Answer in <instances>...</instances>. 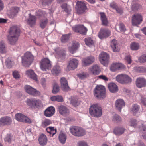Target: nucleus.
<instances>
[{"label": "nucleus", "mask_w": 146, "mask_h": 146, "mask_svg": "<svg viewBox=\"0 0 146 146\" xmlns=\"http://www.w3.org/2000/svg\"><path fill=\"white\" fill-rule=\"evenodd\" d=\"M90 115L94 117H99L102 115V110L98 104L94 103L91 105L89 109Z\"/></svg>", "instance_id": "2"}, {"label": "nucleus", "mask_w": 146, "mask_h": 146, "mask_svg": "<svg viewBox=\"0 0 146 146\" xmlns=\"http://www.w3.org/2000/svg\"><path fill=\"white\" fill-rule=\"evenodd\" d=\"M125 103L121 99H118L115 102V106L116 109L121 111L122 108L125 106Z\"/></svg>", "instance_id": "23"}, {"label": "nucleus", "mask_w": 146, "mask_h": 146, "mask_svg": "<svg viewBox=\"0 0 146 146\" xmlns=\"http://www.w3.org/2000/svg\"><path fill=\"white\" fill-rule=\"evenodd\" d=\"M109 56L106 53L102 52L99 56V60L101 63L104 66H106L108 62Z\"/></svg>", "instance_id": "11"}, {"label": "nucleus", "mask_w": 146, "mask_h": 146, "mask_svg": "<svg viewBox=\"0 0 146 146\" xmlns=\"http://www.w3.org/2000/svg\"><path fill=\"white\" fill-rule=\"evenodd\" d=\"M76 5L81 13L84 12L86 9V4L83 2L78 1L76 3Z\"/></svg>", "instance_id": "30"}, {"label": "nucleus", "mask_w": 146, "mask_h": 146, "mask_svg": "<svg viewBox=\"0 0 146 146\" xmlns=\"http://www.w3.org/2000/svg\"><path fill=\"white\" fill-rule=\"evenodd\" d=\"M74 31L82 34L85 35L87 29L82 25H78L72 27Z\"/></svg>", "instance_id": "13"}, {"label": "nucleus", "mask_w": 146, "mask_h": 146, "mask_svg": "<svg viewBox=\"0 0 146 146\" xmlns=\"http://www.w3.org/2000/svg\"><path fill=\"white\" fill-rule=\"evenodd\" d=\"M36 15L39 17H46L47 16L46 13L41 10H39L36 12Z\"/></svg>", "instance_id": "41"}, {"label": "nucleus", "mask_w": 146, "mask_h": 146, "mask_svg": "<svg viewBox=\"0 0 146 146\" xmlns=\"http://www.w3.org/2000/svg\"><path fill=\"white\" fill-rule=\"evenodd\" d=\"M34 57L29 52H27L22 57V63L23 65L25 66L31 64L33 60Z\"/></svg>", "instance_id": "6"}, {"label": "nucleus", "mask_w": 146, "mask_h": 146, "mask_svg": "<svg viewBox=\"0 0 146 146\" xmlns=\"http://www.w3.org/2000/svg\"><path fill=\"white\" fill-rule=\"evenodd\" d=\"M70 131L73 135L76 136H83L85 134V131L84 129L77 126L70 127Z\"/></svg>", "instance_id": "5"}, {"label": "nucleus", "mask_w": 146, "mask_h": 146, "mask_svg": "<svg viewBox=\"0 0 146 146\" xmlns=\"http://www.w3.org/2000/svg\"><path fill=\"white\" fill-rule=\"evenodd\" d=\"M94 96L97 98H104L105 97L106 89L103 86H97L94 88Z\"/></svg>", "instance_id": "4"}, {"label": "nucleus", "mask_w": 146, "mask_h": 146, "mask_svg": "<svg viewBox=\"0 0 146 146\" xmlns=\"http://www.w3.org/2000/svg\"><path fill=\"white\" fill-rule=\"evenodd\" d=\"M27 105L32 108H38L42 106L41 101L35 98L27 99L26 101Z\"/></svg>", "instance_id": "3"}, {"label": "nucleus", "mask_w": 146, "mask_h": 146, "mask_svg": "<svg viewBox=\"0 0 146 146\" xmlns=\"http://www.w3.org/2000/svg\"><path fill=\"white\" fill-rule=\"evenodd\" d=\"M54 55L56 58L59 60H63L65 56V51L59 48H57L54 49Z\"/></svg>", "instance_id": "9"}, {"label": "nucleus", "mask_w": 146, "mask_h": 146, "mask_svg": "<svg viewBox=\"0 0 146 146\" xmlns=\"http://www.w3.org/2000/svg\"><path fill=\"white\" fill-rule=\"evenodd\" d=\"M139 106L137 104H134L132 107V111L134 115L137 113L139 110Z\"/></svg>", "instance_id": "45"}, {"label": "nucleus", "mask_w": 146, "mask_h": 146, "mask_svg": "<svg viewBox=\"0 0 146 146\" xmlns=\"http://www.w3.org/2000/svg\"><path fill=\"white\" fill-rule=\"evenodd\" d=\"M58 109L60 114L63 115H64L69 112V110L67 108L63 105L59 106Z\"/></svg>", "instance_id": "32"}, {"label": "nucleus", "mask_w": 146, "mask_h": 146, "mask_svg": "<svg viewBox=\"0 0 146 146\" xmlns=\"http://www.w3.org/2000/svg\"><path fill=\"white\" fill-rule=\"evenodd\" d=\"M119 28L121 31L124 32L126 30L125 28L124 25L122 23H120L119 25Z\"/></svg>", "instance_id": "56"}, {"label": "nucleus", "mask_w": 146, "mask_h": 146, "mask_svg": "<svg viewBox=\"0 0 146 146\" xmlns=\"http://www.w3.org/2000/svg\"><path fill=\"white\" fill-rule=\"evenodd\" d=\"M88 71L90 73L96 75L98 74L100 70L99 66L97 64H94L90 67Z\"/></svg>", "instance_id": "20"}, {"label": "nucleus", "mask_w": 146, "mask_h": 146, "mask_svg": "<svg viewBox=\"0 0 146 146\" xmlns=\"http://www.w3.org/2000/svg\"><path fill=\"white\" fill-rule=\"evenodd\" d=\"M55 109L53 106H50L47 108L45 111L44 114L45 116L50 117L52 116L54 113Z\"/></svg>", "instance_id": "22"}, {"label": "nucleus", "mask_w": 146, "mask_h": 146, "mask_svg": "<svg viewBox=\"0 0 146 146\" xmlns=\"http://www.w3.org/2000/svg\"><path fill=\"white\" fill-rule=\"evenodd\" d=\"M141 101L142 103L145 106H146V98L143 97H141Z\"/></svg>", "instance_id": "64"}, {"label": "nucleus", "mask_w": 146, "mask_h": 146, "mask_svg": "<svg viewBox=\"0 0 146 146\" xmlns=\"http://www.w3.org/2000/svg\"><path fill=\"white\" fill-rule=\"evenodd\" d=\"M112 121L114 122L118 123L121 122L122 119L121 117L119 115L115 114L113 116Z\"/></svg>", "instance_id": "44"}, {"label": "nucleus", "mask_w": 146, "mask_h": 146, "mask_svg": "<svg viewBox=\"0 0 146 146\" xmlns=\"http://www.w3.org/2000/svg\"><path fill=\"white\" fill-rule=\"evenodd\" d=\"M25 89L26 91L29 94L33 95H39L40 92L37 91L36 89L34 88L29 85H25Z\"/></svg>", "instance_id": "15"}, {"label": "nucleus", "mask_w": 146, "mask_h": 146, "mask_svg": "<svg viewBox=\"0 0 146 146\" xmlns=\"http://www.w3.org/2000/svg\"><path fill=\"white\" fill-rule=\"evenodd\" d=\"M98 77L99 78L102 79L105 81H108V78L105 75H101L99 76Z\"/></svg>", "instance_id": "61"}, {"label": "nucleus", "mask_w": 146, "mask_h": 146, "mask_svg": "<svg viewBox=\"0 0 146 146\" xmlns=\"http://www.w3.org/2000/svg\"><path fill=\"white\" fill-rule=\"evenodd\" d=\"M131 8L133 11H136L138 9V5L136 4L133 5L131 7Z\"/></svg>", "instance_id": "60"}, {"label": "nucleus", "mask_w": 146, "mask_h": 146, "mask_svg": "<svg viewBox=\"0 0 146 146\" xmlns=\"http://www.w3.org/2000/svg\"><path fill=\"white\" fill-rule=\"evenodd\" d=\"M15 118L18 121L30 124L32 121L29 118L21 113H17L15 115Z\"/></svg>", "instance_id": "10"}, {"label": "nucleus", "mask_w": 146, "mask_h": 146, "mask_svg": "<svg viewBox=\"0 0 146 146\" xmlns=\"http://www.w3.org/2000/svg\"><path fill=\"white\" fill-rule=\"evenodd\" d=\"M142 21V17L140 15L136 14L132 17V21L133 25L136 26L139 24Z\"/></svg>", "instance_id": "16"}, {"label": "nucleus", "mask_w": 146, "mask_h": 146, "mask_svg": "<svg viewBox=\"0 0 146 146\" xmlns=\"http://www.w3.org/2000/svg\"><path fill=\"white\" fill-rule=\"evenodd\" d=\"M6 46L4 42L3 41H0V52L4 53L6 52Z\"/></svg>", "instance_id": "40"}, {"label": "nucleus", "mask_w": 146, "mask_h": 146, "mask_svg": "<svg viewBox=\"0 0 146 146\" xmlns=\"http://www.w3.org/2000/svg\"><path fill=\"white\" fill-rule=\"evenodd\" d=\"M110 31L107 29L102 28L98 33L99 38L100 39H103L110 36Z\"/></svg>", "instance_id": "12"}, {"label": "nucleus", "mask_w": 146, "mask_h": 146, "mask_svg": "<svg viewBox=\"0 0 146 146\" xmlns=\"http://www.w3.org/2000/svg\"><path fill=\"white\" fill-rule=\"evenodd\" d=\"M47 140L46 136L43 134H41L38 139L40 144L42 146L45 145L46 143Z\"/></svg>", "instance_id": "33"}, {"label": "nucleus", "mask_w": 146, "mask_h": 146, "mask_svg": "<svg viewBox=\"0 0 146 146\" xmlns=\"http://www.w3.org/2000/svg\"><path fill=\"white\" fill-rule=\"evenodd\" d=\"M79 44L78 42L74 41L70 46L68 47L69 51L72 53H74L76 52L79 48Z\"/></svg>", "instance_id": "24"}, {"label": "nucleus", "mask_w": 146, "mask_h": 146, "mask_svg": "<svg viewBox=\"0 0 146 146\" xmlns=\"http://www.w3.org/2000/svg\"><path fill=\"white\" fill-rule=\"evenodd\" d=\"M9 34L8 39L11 44H14L18 40L19 34V30L16 26H13L10 28Z\"/></svg>", "instance_id": "1"}, {"label": "nucleus", "mask_w": 146, "mask_h": 146, "mask_svg": "<svg viewBox=\"0 0 146 146\" xmlns=\"http://www.w3.org/2000/svg\"><path fill=\"white\" fill-rule=\"evenodd\" d=\"M134 70L137 72H141L145 70V68L143 67L135 66L134 68Z\"/></svg>", "instance_id": "48"}, {"label": "nucleus", "mask_w": 146, "mask_h": 146, "mask_svg": "<svg viewBox=\"0 0 146 146\" xmlns=\"http://www.w3.org/2000/svg\"><path fill=\"white\" fill-rule=\"evenodd\" d=\"M131 126L135 127L136 125V121L135 119H132L131 120Z\"/></svg>", "instance_id": "59"}, {"label": "nucleus", "mask_w": 146, "mask_h": 146, "mask_svg": "<svg viewBox=\"0 0 146 146\" xmlns=\"http://www.w3.org/2000/svg\"><path fill=\"white\" fill-rule=\"evenodd\" d=\"M139 59L141 62H146V54L142 55Z\"/></svg>", "instance_id": "54"}, {"label": "nucleus", "mask_w": 146, "mask_h": 146, "mask_svg": "<svg viewBox=\"0 0 146 146\" xmlns=\"http://www.w3.org/2000/svg\"><path fill=\"white\" fill-rule=\"evenodd\" d=\"M116 80L118 82L122 84L127 83L131 81V79L126 75L120 74L116 77Z\"/></svg>", "instance_id": "8"}, {"label": "nucleus", "mask_w": 146, "mask_h": 146, "mask_svg": "<svg viewBox=\"0 0 146 146\" xmlns=\"http://www.w3.org/2000/svg\"><path fill=\"white\" fill-rule=\"evenodd\" d=\"M125 68L124 66L121 63H113L110 66V70L112 72H115L118 70Z\"/></svg>", "instance_id": "17"}, {"label": "nucleus", "mask_w": 146, "mask_h": 146, "mask_svg": "<svg viewBox=\"0 0 146 146\" xmlns=\"http://www.w3.org/2000/svg\"><path fill=\"white\" fill-rule=\"evenodd\" d=\"M78 64V61L76 59L74 58H71L69 64L67 66V68L70 70L74 69L76 68Z\"/></svg>", "instance_id": "21"}, {"label": "nucleus", "mask_w": 146, "mask_h": 146, "mask_svg": "<svg viewBox=\"0 0 146 146\" xmlns=\"http://www.w3.org/2000/svg\"><path fill=\"white\" fill-rule=\"evenodd\" d=\"M95 60V58L91 56L87 57L82 60V64L83 66H86L93 63Z\"/></svg>", "instance_id": "14"}, {"label": "nucleus", "mask_w": 146, "mask_h": 146, "mask_svg": "<svg viewBox=\"0 0 146 146\" xmlns=\"http://www.w3.org/2000/svg\"><path fill=\"white\" fill-rule=\"evenodd\" d=\"M12 120L8 116H5L0 119V127L10 125L12 123Z\"/></svg>", "instance_id": "19"}, {"label": "nucleus", "mask_w": 146, "mask_h": 146, "mask_svg": "<svg viewBox=\"0 0 146 146\" xmlns=\"http://www.w3.org/2000/svg\"><path fill=\"white\" fill-rule=\"evenodd\" d=\"M40 67L43 71H46L49 69L51 67V64L48 58H44L40 61Z\"/></svg>", "instance_id": "7"}, {"label": "nucleus", "mask_w": 146, "mask_h": 146, "mask_svg": "<svg viewBox=\"0 0 146 146\" xmlns=\"http://www.w3.org/2000/svg\"><path fill=\"white\" fill-rule=\"evenodd\" d=\"M46 80L45 78H41V84L44 88L46 86Z\"/></svg>", "instance_id": "57"}, {"label": "nucleus", "mask_w": 146, "mask_h": 146, "mask_svg": "<svg viewBox=\"0 0 146 146\" xmlns=\"http://www.w3.org/2000/svg\"><path fill=\"white\" fill-rule=\"evenodd\" d=\"M125 58L128 64H130L131 63V60L129 55L126 56Z\"/></svg>", "instance_id": "62"}, {"label": "nucleus", "mask_w": 146, "mask_h": 146, "mask_svg": "<svg viewBox=\"0 0 146 146\" xmlns=\"http://www.w3.org/2000/svg\"><path fill=\"white\" fill-rule=\"evenodd\" d=\"M48 23V20L46 19L42 20L40 23V25L42 28H44L46 26Z\"/></svg>", "instance_id": "50"}, {"label": "nucleus", "mask_w": 146, "mask_h": 146, "mask_svg": "<svg viewBox=\"0 0 146 146\" xmlns=\"http://www.w3.org/2000/svg\"><path fill=\"white\" fill-rule=\"evenodd\" d=\"M78 145V146H88L87 143L84 141L79 142Z\"/></svg>", "instance_id": "55"}, {"label": "nucleus", "mask_w": 146, "mask_h": 146, "mask_svg": "<svg viewBox=\"0 0 146 146\" xmlns=\"http://www.w3.org/2000/svg\"><path fill=\"white\" fill-rule=\"evenodd\" d=\"M71 103L75 107L77 106L80 104L79 102L76 100H71Z\"/></svg>", "instance_id": "58"}, {"label": "nucleus", "mask_w": 146, "mask_h": 146, "mask_svg": "<svg viewBox=\"0 0 146 146\" xmlns=\"http://www.w3.org/2000/svg\"><path fill=\"white\" fill-rule=\"evenodd\" d=\"M46 130L50 134H52V136L56 134V129L54 127H49L46 128Z\"/></svg>", "instance_id": "43"}, {"label": "nucleus", "mask_w": 146, "mask_h": 146, "mask_svg": "<svg viewBox=\"0 0 146 146\" xmlns=\"http://www.w3.org/2000/svg\"><path fill=\"white\" fill-rule=\"evenodd\" d=\"M11 140V137L9 135H7L5 139V141H7L9 142H10Z\"/></svg>", "instance_id": "63"}, {"label": "nucleus", "mask_w": 146, "mask_h": 146, "mask_svg": "<svg viewBox=\"0 0 146 146\" xmlns=\"http://www.w3.org/2000/svg\"><path fill=\"white\" fill-rule=\"evenodd\" d=\"M101 19L102 21V24L105 26L108 25V22L106 17L105 14L103 13H100Z\"/></svg>", "instance_id": "36"}, {"label": "nucleus", "mask_w": 146, "mask_h": 146, "mask_svg": "<svg viewBox=\"0 0 146 146\" xmlns=\"http://www.w3.org/2000/svg\"><path fill=\"white\" fill-rule=\"evenodd\" d=\"M70 37L69 34H66L63 35L61 38V42L63 43L66 42L68 40Z\"/></svg>", "instance_id": "46"}, {"label": "nucleus", "mask_w": 146, "mask_h": 146, "mask_svg": "<svg viewBox=\"0 0 146 146\" xmlns=\"http://www.w3.org/2000/svg\"><path fill=\"white\" fill-rule=\"evenodd\" d=\"M19 8L17 7H13L11 9V13L12 14L14 15L15 14L18 13L19 11Z\"/></svg>", "instance_id": "52"}, {"label": "nucleus", "mask_w": 146, "mask_h": 146, "mask_svg": "<svg viewBox=\"0 0 146 146\" xmlns=\"http://www.w3.org/2000/svg\"><path fill=\"white\" fill-rule=\"evenodd\" d=\"M36 20V17L34 16L31 15V14H29V18L27 20V22L31 26L35 25Z\"/></svg>", "instance_id": "26"}, {"label": "nucleus", "mask_w": 146, "mask_h": 146, "mask_svg": "<svg viewBox=\"0 0 146 146\" xmlns=\"http://www.w3.org/2000/svg\"><path fill=\"white\" fill-rule=\"evenodd\" d=\"M86 44L90 47L94 48L95 42L90 37H88L84 39Z\"/></svg>", "instance_id": "28"}, {"label": "nucleus", "mask_w": 146, "mask_h": 146, "mask_svg": "<svg viewBox=\"0 0 146 146\" xmlns=\"http://www.w3.org/2000/svg\"><path fill=\"white\" fill-rule=\"evenodd\" d=\"M66 135L62 133H60L59 135V139L61 143L64 144L65 143L66 139Z\"/></svg>", "instance_id": "39"}, {"label": "nucleus", "mask_w": 146, "mask_h": 146, "mask_svg": "<svg viewBox=\"0 0 146 146\" xmlns=\"http://www.w3.org/2000/svg\"><path fill=\"white\" fill-rule=\"evenodd\" d=\"M51 123L50 121L48 119H45L42 122V126L43 127H45Z\"/></svg>", "instance_id": "49"}, {"label": "nucleus", "mask_w": 146, "mask_h": 146, "mask_svg": "<svg viewBox=\"0 0 146 146\" xmlns=\"http://www.w3.org/2000/svg\"><path fill=\"white\" fill-rule=\"evenodd\" d=\"M13 77L16 79L19 78L20 75L18 71L15 70L13 72Z\"/></svg>", "instance_id": "53"}, {"label": "nucleus", "mask_w": 146, "mask_h": 146, "mask_svg": "<svg viewBox=\"0 0 146 146\" xmlns=\"http://www.w3.org/2000/svg\"><path fill=\"white\" fill-rule=\"evenodd\" d=\"M61 69L60 66L58 65L54 66L51 70L52 73L54 75H56L60 72Z\"/></svg>", "instance_id": "38"}, {"label": "nucleus", "mask_w": 146, "mask_h": 146, "mask_svg": "<svg viewBox=\"0 0 146 146\" xmlns=\"http://www.w3.org/2000/svg\"><path fill=\"white\" fill-rule=\"evenodd\" d=\"M50 100L52 101H57L59 102H62L64 101L62 97L60 95L52 96L50 98Z\"/></svg>", "instance_id": "37"}, {"label": "nucleus", "mask_w": 146, "mask_h": 146, "mask_svg": "<svg viewBox=\"0 0 146 146\" xmlns=\"http://www.w3.org/2000/svg\"><path fill=\"white\" fill-rule=\"evenodd\" d=\"M139 44L135 42L132 43L130 45V48L133 50H137L139 48Z\"/></svg>", "instance_id": "42"}, {"label": "nucleus", "mask_w": 146, "mask_h": 146, "mask_svg": "<svg viewBox=\"0 0 146 146\" xmlns=\"http://www.w3.org/2000/svg\"><path fill=\"white\" fill-rule=\"evenodd\" d=\"M5 64L6 66L8 68H11V67L12 63L10 58H8L6 59Z\"/></svg>", "instance_id": "51"}, {"label": "nucleus", "mask_w": 146, "mask_h": 146, "mask_svg": "<svg viewBox=\"0 0 146 146\" xmlns=\"http://www.w3.org/2000/svg\"><path fill=\"white\" fill-rule=\"evenodd\" d=\"M125 130V129L123 127L117 128L114 129L113 132L116 135H120L123 134Z\"/></svg>", "instance_id": "35"}, {"label": "nucleus", "mask_w": 146, "mask_h": 146, "mask_svg": "<svg viewBox=\"0 0 146 146\" xmlns=\"http://www.w3.org/2000/svg\"><path fill=\"white\" fill-rule=\"evenodd\" d=\"M26 74L29 78L36 81H37V76L34 72L33 70H29L26 71Z\"/></svg>", "instance_id": "31"}, {"label": "nucleus", "mask_w": 146, "mask_h": 146, "mask_svg": "<svg viewBox=\"0 0 146 146\" xmlns=\"http://www.w3.org/2000/svg\"><path fill=\"white\" fill-rule=\"evenodd\" d=\"M137 86L141 88L146 86V81L145 79L143 78H139L136 79V82Z\"/></svg>", "instance_id": "25"}, {"label": "nucleus", "mask_w": 146, "mask_h": 146, "mask_svg": "<svg viewBox=\"0 0 146 146\" xmlns=\"http://www.w3.org/2000/svg\"><path fill=\"white\" fill-rule=\"evenodd\" d=\"M110 46L113 51L118 52L119 51V48L117 40L114 39L111 42Z\"/></svg>", "instance_id": "29"}, {"label": "nucleus", "mask_w": 146, "mask_h": 146, "mask_svg": "<svg viewBox=\"0 0 146 146\" xmlns=\"http://www.w3.org/2000/svg\"><path fill=\"white\" fill-rule=\"evenodd\" d=\"M61 87L63 91L67 92L70 90V88L68 85V82L64 77L62 78L60 80Z\"/></svg>", "instance_id": "18"}, {"label": "nucleus", "mask_w": 146, "mask_h": 146, "mask_svg": "<svg viewBox=\"0 0 146 146\" xmlns=\"http://www.w3.org/2000/svg\"><path fill=\"white\" fill-rule=\"evenodd\" d=\"M59 91V87L57 84H54L53 86L52 92L54 94L57 93Z\"/></svg>", "instance_id": "47"}, {"label": "nucleus", "mask_w": 146, "mask_h": 146, "mask_svg": "<svg viewBox=\"0 0 146 146\" xmlns=\"http://www.w3.org/2000/svg\"><path fill=\"white\" fill-rule=\"evenodd\" d=\"M110 6L111 8L115 9L117 13L121 14L123 12V9L120 7H117L116 3L112 2L110 3Z\"/></svg>", "instance_id": "34"}, {"label": "nucleus", "mask_w": 146, "mask_h": 146, "mask_svg": "<svg viewBox=\"0 0 146 146\" xmlns=\"http://www.w3.org/2000/svg\"><path fill=\"white\" fill-rule=\"evenodd\" d=\"M108 87L110 91L112 93H116L118 90V86L115 83L113 82L108 84Z\"/></svg>", "instance_id": "27"}]
</instances>
